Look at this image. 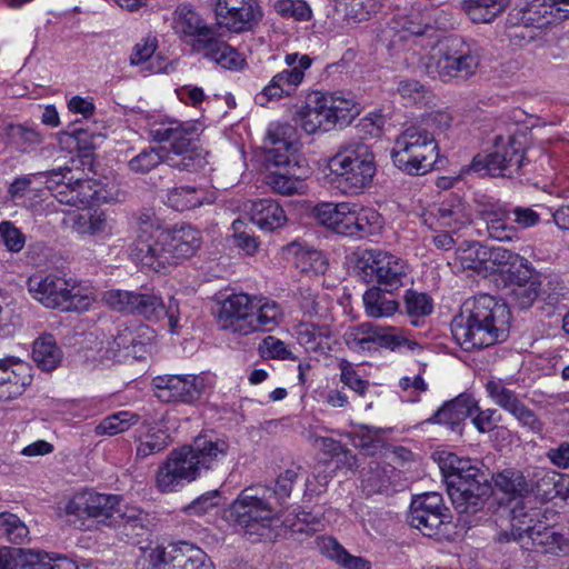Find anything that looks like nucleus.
Wrapping results in <instances>:
<instances>
[{"instance_id":"obj_36","label":"nucleus","mask_w":569,"mask_h":569,"mask_svg":"<svg viewBox=\"0 0 569 569\" xmlns=\"http://www.w3.org/2000/svg\"><path fill=\"white\" fill-rule=\"evenodd\" d=\"M32 359L43 371H52L60 365L62 351L53 336L43 335L33 342Z\"/></svg>"},{"instance_id":"obj_3","label":"nucleus","mask_w":569,"mask_h":569,"mask_svg":"<svg viewBox=\"0 0 569 569\" xmlns=\"http://www.w3.org/2000/svg\"><path fill=\"white\" fill-rule=\"evenodd\" d=\"M230 443L216 435H199L192 443L173 450L159 468L157 486L173 491L182 481H193L217 469L228 457Z\"/></svg>"},{"instance_id":"obj_56","label":"nucleus","mask_w":569,"mask_h":569,"mask_svg":"<svg viewBox=\"0 0 569 569\" xmlns=\"http://www.w3.org/2000/svg\"><path fill=\"white\" fill-rule=\"evenodd\" d=\"M405 302L407 312L411 317H423L432 311V300L426 293L407 291Z\"/></svg>"},{"instance_id":"obj_58","label":"nucleus","mask_w":569,"mask_h":569,"mask_svg":"<svg viewBox=\"0 0 569 569\" xmlns=\"http://www.w3.org/2000/svg\"><path fill=\"white\" fill-rule=\"evenodd\" d=\"M323 300L325 299L311 288H300L299 290L300 308L307 316H321Z\"/></svg>"},{"instance_id":"obj_10","label":"nucleus","mask_w":569,"mask_h":569,"mask_svg":"<svg viewBox=\"0 0 569 569\" xmlns=\"http://www.w3.org/2000/svg\"><path fill=\"white\" fill-rule=\"evenodd\" d=\"M359 112L352 98L341 93L317 92L297 112V119L301 128L312 134L318 131L327 132L336 126H347Z\"/></svg>"},{"instance_id":"obj_9","label":"nucleus","mask_w":569,"mask_h":569,"mask_svg":"<svg viewBox=\"0 0 569 569\" xmlns=\"http://www.w3.org/2000/svg\"><path fill=\"white\" fill-rule=\"evenodd\" d=\"M511 535L522 547L540 553L565 556L569 553V537L548 527L541 521V510L536 507L521 506L512 510Z\"/></svg>"},{"instance_id":"obj_35","label":"nucleus","mask_w":569,"mask_h":569,"mask_svg":"<svg viewBox=\"0 0 569 569\" xmlns=\"http://www.w3.org/2000/svg\"><path fill=\"white\" fill-rule=\"evenodd\" d=\"M509 6V0H462L461 10L473 23H491Z\"/></svg>"},{"instance_id":"obj_18","label":"nucleus","mask_w":569,"mask_h":569,"mask_svg":"<svg viewBox=\"0 0 569 569\" xmlns=\"http://www.w3.org/2000/svg\"><path fill=\"white\" fill-rule=\"evenodd\" d=\"M119 499L113 495H104L86 490L76 493L64 506V513L68 521L76 522L84 518H96L104 522L111 518Z\"/></svg>"},{"instance_id":"obj_7","label":"nucleus","mask_w":569,"mask_h":569,"mask_svg":"<svg viewBox=\"0 0 569 569\" xmlns=\"http://www.w3.org/2000/svg\"><path fill=\"white\" fill-rule=\"evenodd\" d=\"M328 168L346 194L357 196L372 186L377 173L376 154L369 144L351 142L329 159Z\"/></svg>"},{"instance_id":"obj_42","label":"nucleus","mask_w":569,"mask_h":569,"mask_svg":"<svg viewBox=\"0 0 569 569\" xmlns=\"http://www.w3.org/2000/svg\"><path fill=\"white\" fill-rule=\"evenodd\" d=\"M382 216L372 208H359L356 210L355 238H367L379 234L383 228Z\"/></svg>"},{"instance_id":"obj_31","label":"nucleus","mask_w":569,"mask_h":569,"mask_svg":"<svg viewBox=\"0 0 569 569\" xmlns=\"http://www.w3.org/2000/svg\"><path fill=\"white\" fill-rule=\"evenodd\" d=\"M249 214L251 222L264 231H273L283 227L287 222L283 209L272 199L253 201Z\"/></svg>"},{"instance_id":"obj_2","label":"nucleus","mask_w":569,"mask_h":569,"mask_svg":"<svg viewBox=\"0 0 569 569\" xmlns=\"http://www.w3.org/2000/svg\"><path fill=\"white\" fill-rule=\"evenodd\" d=\"M511 312L508 306L489 295L468 299L451 322L456 342L471 352L505 341L509 335Z\"/></svg>"},{"instance_id":"obj_23","label":"nucleus","mask_w":569,"mask_h":569,"mask_svg":"<svg viewBox=\"0 0 569 569\" xmlns=\"http://www.w3.org/2000/svg\"><path fill=\"white\" fill-rule=\"evenodd\" d=\"M486 390L491 400L512 415L522 427H527L535 433L542 431V423L536 413L526 407L519 397L501 381H489L486 385Z\"/></svg>"},{"instance_id":"obj_38","label":"nucleus","mask_w":569,"mask_h":569,"mask_svg":"<svg viewBox=\"0 0 569 569\" xmlns=\"http://www.w3.org/2000/svg\"><path fill=\"white\" fill-rule=\"evenodd\" d=\"M319 548L328 558L336 560L346 569H370L371 565L361 557L350 555L335 538L322 537L319 540Z\"/></svg>"},{"instance_id":"obj_8","label":"nucleus","mask_w":569,"mask_h":569,"mask_svg":"<svg viewBox=\"0 0 569 569\" xmlns=\"http://www.w3.org/2000/svg\"><path fill=\"white\" fill-rule=\"evenodd\" d=\"M480 60L481 49L476 42L448 38L429 54L426 72L442 82L467 80L477 72Z\"/></svg>"},{"instance_id":"obj_47","label":"nucleus","mask_w":569,"mask_h":569,"mask_svg":"<svg viewBox=\"0 0 569 569\" xmlns=\"http://www.w3.org/2000/svg\"><path fill=\"white\" fill-rule=\"evenodd\" d=\"M412 345L415 343L409 341L398 328L375 326V350L386 348L395 351L402 347L412 349Z\"/></svg>"},{"instance_id":"obj_63","label":"nucleus","mask_w":569,"mask_h":569,"mask_svg":"<svg viewBox=\"0 0 569 569\" xmlns=\"http://www.w3.org/2000/svg\"><path fill=\"white\" fill-rule=\"evenodd\" d=\"M511 214L513 216V226L520 229H528L535 227L540 221V214L532 208L528 207H510Z\"/></svg>"},{"instance_id":"obj_61","label":"nucleus","mask_w":569,"mask_h":569,"mask_svg":"<svg viewBox=\"0 0 569 569\" xmlns=\"http://www.w3.org/2000/svg\"><path fill=\"white\" fill-rule=\"evenodd\" d=\"M259 349L263 356L272 359L286 360L291 358V351L287 348L286 343L273 336L266 337Z\"/></svg>"},{"instance_id":"obj_60","label":"nucleus","mask_w":569,"mask_h":569,"mask_svg":"<svg viewBox=\"0 0 569 569\" xmlns=\"http://www.w3.org/2000/svg\"><path fill=\"white\" fill-rule=\"evenodd\" d=\"M244 223L240 219L232 222V230L236 244L241 248L247 254H254L258 250V240L252 234L243 230Z\"/></svg>"},{"instance_id":"obj_62","label":"nucleus","mask_w":569,"mask_h":569,"mask_svg":"<svg viewBox=\"0 0 569 569\" xmlns=\"http://www.w3.org/2000/svg\"><path fill=\"white\" fill-rule=\"evenodd\" d=\"M219 492L217 490L208 491L184 508L190 516H201L218 505Z\"/></svg>"},{"instance_id":"obj_50","label":"nucleus","mask_w":569,"mask_h":569,"mask_svg":"<svg viewBox=\"0 0 569 569\" xmlns=\"http://www.w3.org/2000/svg\"><path fill=\"white\" fill-rule=\"evenodd\" d=\"M69 293L66 295V302L62 305V311H86L88 310L92 302L94 301V297L92 296V292L80 284H78L76 281L69 279V286H68Z\"/></svg>"},{"instance_id":"obj_48","label":"nucleus","mask_w":569,"mask_h":569,"mask_svg":"<svg viewBox=\"0 0 569 569\" xmlns=\"http://www.w3.org/2000/svg\"><path fill=\"white\" fill-rule=\"evenodd\" d=\"M523 20L537 28H542L556 21V12L549 0H532L523 10Z\"/></svg>"},{"instance_id":"obj_24","label":"nucleus","mask_w":569,"mask_h":569,"mask_svg":"<svg viewBox=\"0 0 569 569\" xmlns=\"http://www.w3.org/2000/svg\"><path fill=\"white\" fill-rule=\"evenodd\" d=\"M69 280L58 274L37 273L29 277L27 288L32 298L47 308L62 309L69 293Z\"/></svg>"},{"instance_id":"obj_43","label":"nucleus","mask_w":569,"mask_h":569,"mask_svg":"<svg viewBox=\"0 0 569 569\" xmlns=\"http://www.w3.org/2000/svg\"><path fill=\"white\" fill-rule=\"evenodd\" d=\"M102 300L111 309L123 313H134L142 307V295L119 289L106 291Z\"/></svg>"},{"instance_id":"obj_14","label":"nucleus","mask_w":569,"mask_h":569,"mask_svg":"<svg viewBox=\"0 0 569 569\" xmlns=\"http://www.w3.org/2000/svg\"><path fill=\"white\" fill-rule=\"evenodd\" d=\"M284 63L287 68L276 73L254 96L257 104L264 107L271 101L291 97L302 83L312 60L308 54L295 52L284 56Z\"/></svg>"},{"instance_id":"obj_51","label":"nucleus","mask_w":569,"mask_h":569,"mask_svg":"<svg viewBox=\"0 0 569 569\" xmlns=\"http://www.w3.org/2000/svg\"><path fill=\"white\" fill-rule=\"evenodd\" d=\"M397 92L407 106L426 103L429 90L415 79H401L397 83Z\"/></svg>"},{"instance_id":"obj_4","label":"nucleus","mask_w":569,"mask_h":569,"mask_svg":"<svg viewBox=\"0 0 569 569\" xmlns=\"http://www.w3.org/2000/svg\"><path fill=\"white\" fill-rule=\"evenodd\" d=\"M144 267L157 273H167L181 260L191 258L201 246L200 232L183 224L171 230L158 219H144Z\"/></svg>"},{"instance_id":"obj_1","label":"nucleus","mask_w":569,"mask_h":569,"mask_svg":"<svg viewBox=\"0 0 569 569\" xmlns=\"http://www.w3.org/2000/svg\"><path fill=\"white\" fill-rule=\"evenodd\" d=\"M439 468L447 483V492L455 509L460 513H473L492 491L488 476L478 467L477 461L443 452L439 457ZM493 490L505 496L508 502L515 501V508L532 507L523 497L529 486L521 471L505 469L492 477ZM512 517L510 518V520Z\"/></svg>"},{"instance_id":"obj_40","label":"nucleus","mask_w":569,"mask_h":569,"mask_svg":"<svg viewBox=\"0 0 569 569\" xmlns=\"http://www.w3.org/2000/svg\"><path fill=\"white\" fill-rule=\"evenodd\" d=\"M343 341L353 352L373 351L375 325L367 321L349 327L343 333Z\"/></svg>"},{"instance_id":"obj_26","label":"nucleus","mask_w":569,"mask_h":569,"mask_svg":"<svg viewBox=\"0 0 569 569\" xmlns=\"http://www.w3.org/2000/svg\"><path fill=\"white\" fill-rule=\"evenodd\" d=\"M172 28L186 41H191L192 49L198 51L199 42L208 40L216 31L208 26L192 6L182 3L173 13Z\"/></svg>"},{"instance_id":"obj_30","label":"nucleus","mask_w":569,"mask_h":569,"mask_svg":"<svg viewBox=\"0 0 569 569\" xmlns=\"http://www.w3.org/2000/svg\"><path fill=\"white\" fill-rule=\"evenodd\" d=\"M298 343L308 352L326 355L332 350L336 339L328 326L300 323L296 328Z\"/></svg>"},{"instance_id":"obj_41","label":"nucleus","mask_w":569,"mask_h":569,"mask_svg":"<svg viewBox=\"0 0 569 569\" xmlns=\"http://www.w3.org/2000/svg\"><path fill=\"white\" fill-rule=\"evenodd\" d=\"M204 200L206 196L202 190L179 187L168 191L166 204L177 211H184L202 206Z\"/></svg>"},{"instance_id":"obj_25","label":"nucleus","mask_w":569,"mask_h":569,"mask_svg":"<svg viewBox=\"0 0 569 569\" xmlns=\"http://www.w3.org/2000/svg\"><path fill=\"white\" fill-rule=\"evenodd\" d=\"M477 212L485 221L490 238L499 241H511L517 238V227L510 222V206L488 200L478 202Z\"/></svg>"},{"instance_id":"obj_57","label":"nucleus","mask_w":569,"mask_h":569,"mask_svg":"<svg viewBox=\"0 0 569 569\" xmlns=\"http://www.w3.org/2000/svg\"><path fill=\"white\" fill-rule=\"evenodd\" d=\"M0 238L10 252H20L26 244L24 234L11 222H0Z\"/></svg>"},{"instance_id":"obj_17","label":"nucleus","mask_w":569,"mask_h":569,"mask_svg":"<svg viewBox=\"0 0 569 569\" xmlns=\"http://www.w3.org/2000/svg\"><path fill=\"white\" fill-rule=\"evenodd\" d=\"M525 161V149L513 137L495 140L493 151L487 156H477L471 162V170H487L491 176L511 177L518 173Z\"/></svg>"},{"instance_id":"obj_32","label":"nucleus","mask_w":569,"mask_h":569,"mask_svg":"<svg viewBox=\"0 0 569 569\" xmlns=\"http://www.w3.org/2000/svg\"><path fill=\"white\" fill-rule=\"evenodd\" d=\"M511 283V299L521 309L529 308L540 295L546 292L541 290L540 277L529 268H526L522 273L513 276Z\"/></svg>"},{"instance_id":"obj_49","label":"nucleus","mask_w":569,"mask_h":569,"mask_svg":"<svg viewBox=\"0 0 569 569\" xmlns=\"http://www.w3.org/2000/svg\"><path fill=\"white\" fill-rule=\"evenodd\" d=\"M29 535L27 526L13 513H0V538L13 543H23Z\"/></svg>"},{"instance_id":"obj_37","label":"nucleus","mask_w":569,"mask_h":569,"mask_svg":"<svg viewBox=\"0 0 569 569\" xmlns=\"http://www.w3.org/2000/svg\"><path fill=\"white\" fill-rule=\"evenodd\" d=\"M487 247L477 241L463 242L456 252L457 260L463 270H472L478 274L489 273L487 267Z\"/></svg>"},{"instance_id":"obj_16","label":"nucleus","mask_w":569,"mask_h":569,"mask_svg":"<svg viewBox=\"0 0 569 569\" xmlns=\"http://www.w3.org/2000/svg\"><path fill=\"white\" fill-rule=\"evenodd\" d=\"M217 23L232 33L253 31L263 17L259 0H209Z\"/></svg>"},{"instance_id":"obj_28","label":"nucleus","mask_w":569,"mask_h":569,"mask_svg":"<svg viewBox=\"0 0 569 569\" xmlns=\"http://www.w3.org/2000/svg\"><path fill=\"white\" fill-rule=\"evenodd\" d=\"M478 410V405L470 395L461 393L445 402L425 423H438L455 430L468 416Z\"/></svg>"},{"instance_id":"obj_45","label":"nucleus","mask_w":569,"mask_h":569,"mask_svg":"<svg viewBox=\"0 0 569 569\" xmlns=\"http://www.w3.org/2000/svg\"><path fill=\"white\" fill-rule=\"evenodd\" d=\"M267 184L278 193L290 196L302 192L303 180L289 169L272 171L267 176Z\"/></svg>"},{"instance_id":"obj_34","label":"nucleus","mask_w":569,"mask_h":569,"mask_svg":"<svg viewBox=\"0 0 569 569\" xmlns=\"http://www.w3.org/2000/svg\"><path fill=\"white\" fill-rule=\"evenodd\" d=\"M390 292L381 287L372 286L362 296L365 312L369 318L380 319L393 316L399 309V302L389 297Z\"/></svg>"},{"instance_id":"obj_52","label":"nucleus","mask_w":569,"mask_h":569,"mask_svg":"<svg viewBox=\"0 0 569 569\" xmlns=\"http://www.w3.org/2000/svg\"><path fill=\"white\" fill-rule=\"evenodd\" d=\"M340 381L356 395L365 397L369 391L370 382L363 379L356 367L348 360L341 359L338 363Z\"/></svg>"},{"instance_id":"obj_22","label":"nucleus","mask_w":569,"mask_h":569,"mask_svg":"<svg viewBox=\"0 0 569 569\" xmlns=\"http://www.w3.org/2000/svg\"><path fill=\"white\" fill-rule=\"evenodd\" d=\"M264 147L268 152V161L277 167H290L296 161L299 150V140L296 129L287 123L271 124L267 132Z\"/></svg>"},{"instance_id":"obj_21","label":"nucleus","mask_w":569,"mask_h":569,"mask_svg":"<svg viewBox=\"0 0 569 569\" xmlns=\"http://www.w3.org/2000/svg\"><path fill=\"white\" fill-rule=\"evenodd\" d=\"M470 206L460 197L451 196L422 214V221L431 230L448 229L459 232L471 223Z\"/></svg>"},{"instance_id":"obj_46","label":"nucleus","mask_w":569,"mask_h":569,"mask_svg":"<svg viewBox=\"0 0 569 569\" xmlns=\"http://www.w3.org/2000/svg\"><path fill=\"white\" fill-rule=\"evenodd\" d=\"M8 137L14 148L21 152H29L43 141V136L39 131L22 124H10Z\"/></svg>"},{"instance_id":"obj_11","label":"nucleus","mask_w":569,"mask_h":569,"mask_svg":"<svg viewBox=\"0 0 569 569\" xmlns=\"http://www.w3.org/2000/svg\"><path fill=\"white\" fill-rule=\"evenodd\" d=\"M277 493L272 488L256 485L244 488L223 510L222 518L230 525L249 529L263 527L280 517Z\"/></svg>"},{"instance_id":"obj_13","label":"nucleus","mask_w":569,"mask_h":569,"mask_svg":"<svg viewBox=\"0 0 569 569\" xmlns=\"http://www.w3.org/2000/svg\"><path fill=\"white\" fill-rule=\"evenodd\" d=\"M356 269L368 283H377L393 293L409 280V267L399 257L378 249L366 250L359 257Z\"/></svg>"},{"instance_id":"obj_6","label":"nucleus","mask_w":569,"mask_h":569,"mask_svg":"<svg viewBox=\"0 0 569 569\" xmlns=\"http://www.w3.org/2000/svg\"><path fill=\"white\" fill-rule=\"evenodd\" d=\"M151 141L170 142L167 164L179 170L196 171L207 164L206 152L198 146L200 124L196 121H179L161 118L148 122Z\"/></svg>"},{"instance_id":"obj_53","label":"nucleus","mask_w":569,"mask_h":569,"mask_svg":"<svg viewBox=\"0 0 569 569\" xmlns=\"http://www.w3.org/2000/svg\"><path fill=\"white\" fill-rule=\"evenodd\" d=\"M139 421V417L128 411H121L103 419L97 427L99 435H117L129 429V427Z\"/></svg>"},{"instance_id":"obj_27","label":"nucleus","mask_w":569,"mask_h":569,"mask_svg":"<svg viewBox=\"0 0 569 569\" xmlns=\"http://www.w3.org/2000/svg\"><path fill=\"white\" fill-rule=\"evenodd\" d=\"M31 383L30 367L16 357L0 360V400L10 401Z\"/></svg>"},{"instance_id":"obj_54","label":"nucleus","mask_w":569,"mask_h":569,"mask_svg":"<svg viewBox=\"0 0 569 569\" xmlns=\"http://www.w3.org/2000/svg\"><path fill=\"white\" fill-rule=\"evenodd\" d=\"M71 198L64 200L68 206H87L96 198L97 190L90 180L78 178L71 183Z\"/></svg>"},{"instance_id":"obj_44","label":"nucleus","mask_w":569,"mask_h":569,"mask_svg":"<svg viewBox=\"0 0 569 569\" xmlns=\"http://www.w3.org/2000/svg\"><path fill=\"white\" fill-rule=\"evenodd\" d=\"M144 320L154 323L164 321L160 328L163 329L167 326L172 333L178 325V319L172 313H169L162 299L156 295L144 293Z\"/></svg>"},{"instance_id":"obj_15","label":"nucleus","mask_w":569,"mask_h":569,"mask_svg":"<svg viewBox=\"0 0 569 569\" xmlns=\"http://www.w3.org/2000/svg\"><path fill=\"white\" fill-rule=\"evenodd\" d=\"M144 558L148 562L144 569H213L206 552L186 541L149 547Z\"/></svg>"},{"instance_id":"obj_59","label":"nucleus","mask_w":569,"mask_h":569,"mask_svg":"<svg viewBox=\"0 0 569 569\" xmlns=\"http://www.w3.org/2000/svg\"><path fill=\"white\" fill-rule=\"evenodd\" d=\"M356 210L357 204L340 202V217L336 233L346 237H353V231L356 230Z\"/></svg>"},{"instance_id":"obj_55","label":"nucleus","mask_w":569,"mask_h":569,"mask_svg":"<svg viewBox=\"0 0 569 569\" xmlns=\"http://www.w3.org/2000/svg\"><path fill=\"white\" fill-rule=\"evenodd\" d=\"M312 217L323 227L336 232L339 217H340V202H322L312 209Z\"/></svg>"},{"instance_id":"obj_12","label":"nucleus","mask_w":569,"mask_h":569,"mask_svg":"<svg viewBox=\"0 0 569 569\" xmlns=\"http://www.w3.org/2000/svg\"><path fill=\"white\" fill-rule=\"evenodd\" d=\"M435 137L423 126L407 128L391 149L393 164L408 174L420 176L432 169L438 157Z\"/></svg>"},{"instance_id":"obj_29","label":"nucleus","mask_w":569,"mask_h":569,"mask_svg":"<svg viewBox=\"0 0 569 569\" xmlns=\"http://www.w3.org/2000/svg\"><path fill=\"white\" fill-rule=\"evenodd\" d=\"M197 52L228 70H240L246 63L243 56L223 41L217 31L208 40L199 42Z\"/></svg>"},{"instance_id":"obj_64","label":"nucleus","mask_w":569,"mask_h":569,"mask_svg":"<svg viewBox=\"0 0 569 569\" xmlns=\"http://www.w3.org/2000/svg\"><path fill=\"white\" fill-rule=\"evenodd\" d=\"M399 387L403 392H409V395L407 396V401L410 402L418 401L420 393L426 392L428 389V385L419 375L415 376L413 378H401L399 380Z\"/></svg>"},{"instance_id":"obj_5","label":"nucleus","mask_w":569,"mask_h":569,"mask_svg":"<svg viewBox=\"0 0 569 569\" xmlns=\"http://www.w3.org/2000/svg\"><path fill=\"white\" fill-rule=\"evenodd\" d=\"M282 318V308L274 300L236 293L221 302L217 323L223 331L246 337L254 332L272 331Z\"/></svg>"},{"instance_id":"obj_19","label":"nucleus","mask_w":569,"mask_h":569,"mask_svg":"<svg viewBox=\"0 0 569 569\" xmlns=\"http://www.w3.org/2000/svg\"><path fill=\"white\" fill-rule=\"evenodd\" d=\"M153 395L162 402H192L200 398L203 378L193 375H164L153 378Z\"/></svg>"},{"instance_id":"obj_20","label":"nucleus","mask_w":569,"mask_h":569,"mask_svg":"<svg viewBox=\"0 0 569 569\" xmlns=\"http://www.w3.org/2000/svg\"><path fill=\"white\" fill-rule=\"evenodd\" d=\"M441 495L426 492L412 499L409 512V523L425 536L431 537L438 532L448 516Z\"/></svg>"},{"instance_id":"obj_33","label":"nucleus","mask_w":569,"mask_h":569,"mask_svg":"<svg viewBox=\"0 0 569 569\" xmlns=\"http://www.w3.org/2000/svg\"><path fill=\"white\" fill-rule=\"evenodd\" d=\"M67 221L70 228L82 237L100 236L109 230L106 213L98 209L74 212L68 217Z\"/></svg>"},{"instance_id":"obj_39","label":"nucleus","mask_w":569,"mask_h":569,"mask_svg":"<svg viewBox=\"0 0 569 569\" xmlns=\"http://www.w3.org/2000/svg\"><path fill=\"white\" fill-rule=\"evenodd\" d=\"M287 250L293 254V263L301 272L318 274L326 271L327 261L320 251L296 242L288 246Z\"/></svg>"}]
</instances>
